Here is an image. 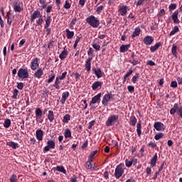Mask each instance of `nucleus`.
<instances>
[{"label": "nucleus", "instance_id": "nucleus-1", "mask_svg": "<svg viewBox=\"0 0 182 182\" xmlns=\"http://www.w3.org/2000/svg\"><path fill=\"white\" fill-rule=\"evenodd\" d=\"M86 22L90 25V26H92V28H99V26L100 25V21L99 18L93 15L87 17L86 18Z\"/></svg>", "mask_w": 182, "mask_h": 182}, {"label": "nucleus", "instance_id": "nucleus-2", "mask_svg": "<svg viewBox=\"0 0 182 182\" xmlns=\"http://www.w3.org/2000/svg\"><path fill=\"white\" fill-rule=\"evenodd\" d=\"M123 174H124V164L122 163L117 166L114 171V176L117 180H119Z\"/></svg>", "mask_w": 182, "mask_h": 182}, {"label": "nucleus", "instance_id": "nucleus-3", "mask_svg": "<svg viewBox=\"0 0 182 182\" xmlns=\"http://www.w3.org/2000/svg\"><path fill=\"white\" fill-rule=\"evenodd\" d=\"M117 122H119V115L112 114L107 118L105 124L107 127H110L114 126V124L117 123Z\"/></svg>", "mask_w": 182, "mask_h": 182}, {"label": "nucleus", "instance_id": "nucleus-4", "mask_svg": "<svg viewBox=\"0 0 182 182\" xmlns=\"http://www.w3.org/2000/svg\"><path fill=\"white\" fill-rule=\"evenodd\" d=\"M17 75L19 79H22V80H25V79H28L29 77V71L28 70V68H21L17 72Z\"/></svg>", "mask_w": 182, "mask_h": 182}, {"label": "nucleus", "instance_id": "nucleus-5", "mask_svg": "<svg viewBox=\"0 0 182 182\" xmlns=\"http://www.w3.org/2000/svg\"><path fill=\"white\" fill-rule=\"evenodd\" d=\"M55 147H56V144L55 143V141H53L52 139L48 140L47 141V146H46L43 148V153H48V151H49V150L53 149H55Z\"/></svg>", "mask_w": 182, "mask_h": 182}, {"label": "nucleus", "instance_id": "nucleus-6", "mask_svg": "<svg viewBox=\"0 0 182 182\" xmlns=\"http://www.w3.org/2000/svg\"><path fill=\"white\" fill-rule=\"evenodd\" d=\"M113 98L112 93L105 94L102 98V103L103 106H108L110 99Z\"/></svg>", "mask_w": 182, "mask_h": 182}, {"label": "nucleus", "instance_id": "nucleus-7", "mask_svg": "<svg viewBox=\"0 0 182 182\" xmlns=\"http://www.w3.org/2000/svg\"><path fill=\"white\" fill-rule=\"evenodd\" d=\"M39 62H41V59H39L38 58H36L32 60L31 64V70H36V69L39 68Z\"/></svg>", "mask_w": 182, "mask_h": 182}, {"label": "nucleus", "instance_id": "nucleus-8", "mask_svg": "<svg viewBox=\"0 0 182 182\" xmlns=\"http://www.w3.org/2000/svg\"><path fill=\"white\" fill-rule=\"evenodd\" d=\"M118 8V12L119 13L121 16H124L126 14H127V9H129V6H127V5L119 6Z\"/></svg>", "mask_w": 182, "mask_h": 182}, {"label": "nucleus", "instance_id": "nucleus-9", "mask_svg": "<svg viewBox=\"0 0 182 182\" xmlns=\"http://www.w3.org/2000/svg\"><path fill=\"white\" fill-rule=\"evenodd\" d=\"M100 97H102V92L94 96L90 102V106H92V105H95V103H100Z\"/></svg>", "mask_w": 182, "mask_h": 182}, {"label": "nucleus", "instance_id": "nucleus-10", "mask_svg": "<svg viewBox=\"0 0 182 182\" xmlns=\"http://www.w3.org/2000/svg\"><path fill=\"white\" fill-rule=\"evenodd\" d=\"M103 85V82L100 81H95L92 85V89L94 91L96 90H100L102 89V86Z\"/></svg>", "mask_w": 182, "mask_h": 182}, {"label": "nucleus", "instance_id": "nucleus-11", "mask_svg": "<svg viewBox=\"0 0 182 182\" xmlns=\"http://www.w3.org/2000/svg\"><path fill=\"white\" fill-rule=\"evenodd\" d=\"M92 60L93 59H92V58L88 57L85 60V70H87V72H90V69H92Z\"/></svg>", "mask_w": 182, "mask_h": 182}, {"label": "nucleus", "instance_id": "nucleus-12", "mask_svg": "<svg viewBox=\"0 0 182 182\" xmlns=\"http://www.w3.org/2000/svg\"><path fill=\"white\" fill-rule=\"evenodd\" d=\"M154 127L157 132H161L162 130H164L166 129L164 127V124L160 122H156L154 124Z\"/></svg>", "mask_w": 182, "mask_h": 182}, {"label": "nucleus", "instance_id": "nucleus-13", "mask_svg": "<svg viewBox=\"0 0 182 182\" xmlns=\"http://www.w3.org/2000/svg\"><path fill=\"white\" fill-rule=\"evenodd\" d=\"M92 72L94 75H95L97 79H100V77H103V73L102 72V70L100 68H92Z\"/></svg>", "mask_w": 182, "mask_h": 182}, {"label": "nucleus", "instance_id": "nucleus-14", "mask_svg": "<svg viewBox=\"0 0 182 182\" xmlns=\"http://www.w3.org/2000/svg\"><path fill=\"white\" fill-rule=\"evenodd\" d=\"M36 137L38 141H42L43 140V131L38 129L36 131Z\"/></svg>", "mask_w": 182, "mask_h": 182}, {"label": "nucleus", "instance_id": "nucleus-15", "mask_svg": "<svg viewBox=\"0 0 182 182\" xmlns=\"http://www.w3.org/2000/svg\"><path fill=\"white\" fill-rule=\"evenodd\" d=\"M14 12H22L23 9L22 7H21V2L19 1H14Z\"/></svg>", "mask_w": 182, "mask_h": 182}, {"label": "nucleus", "instance_id": "nucleus-16", "mask_svg": "<svg viewBox=\"0 0 182 182\" xmlns=\"http://www.w3.org/2000/svg\"><path fill=\"white\" fill-rule=\"evenodd\" d=\"M33 76L36 79H42V76H43V70H42V68L37 69V70L34 72Z\"/></svg>", "mask_w": 182, "mask_h": 182}, {"label": "nucleus", "instance_id": "nucleus-17", "mask_svg": "<svg viewBox=\"0 0 182 182\" xmlns=\"http://www.w3.org/2000/svg\"><path fill=\"white\" fill-rule=\"evenodd\" d=\"M143 42L145 45H151L153 42H154V38H153V37L151 36H146L144 38Z\"/></svg>", "mask_w": 182, "mask_h": 182}, {"label": "nucleus", "instance_id": "nucleus-18", "mask_svg": "<svg viewBox=\"0 0 182 182\" xmlns=\"http://www.w3.org/2000/svg\"><path fill=\"white\" fill-rule=\"evenodd\" d=\"M171 18L173 21V23H180V19H178V10L174 11L171 16Z\"/></svg>", "mask_w": 182, "mask_h": 182}, {"label": "nucleus", "instance_id": "nucleus-19", "mask_svg": "<svg viewBox=\"0 0 182 182\" xmlns=\"http://www.w3.org/2000/svg\"><path fill=\"white\" fill-rule=\"evenodd\" d=\"M41 16H42V15L41 14V11L37 10V11H35L33 13V14L31 16L30 20L31 21V22H33V21H35L36 18H41Z\"/></svg>", "mask_w": 182, "mask_h": 182}, {"label": "nucleus", "instance_id": "nucleus-20", "mask_svg": "<svg viewBox=\"0 0 182 182\" xmlns=\"http://www.w3.org/2000/svg\"><path fill=\"white\" fill-rule=\"evenodd\" d=\"M158 159L159 156H157V153H156L150 159L149 164L151 165V167H156V163H157Z\"/></svg>", "mask_w": 182, "mask_h": 182}, {"label": "nucleus", "instance_id": "nucleus-21", "mask_svg": "<svg viewBox=\"0 0 182 182\" xmlns=\"http://www.w3.org/2000/svg\"><path fill=\"white\" fill-rule=\"evenodd\" d=\"M68 55H69V52H68V49H66V46H65L64 47V50L59 55V58L60 59H61V60H63L64 59H66Z\"/></svg>", "mask_w": 182, "mask_h": 182}, {"label": "nucleus", "instance_id": "nucleus-22", "mask_svg": "<svg viewBox=\"0 0 182 182\" xmlns=\"http://www.w3.org/2000/svg\"><path fill=\"white\" fill-rule=\"evenodd\" d=\"M36 120H37V122H38L39 120H41V119H42V109H41V108H36Z\"/></svg>", "mask_w": 182, "mask_h": 182}, {"label": "nucleus", "instance_id": "nucleus-23", "mask_svg": "<svg viewBox=\"0 0 182 182\" xmlns=\"http://www.w3.org/2000/svg\"><path fill=\"white\" fill-rule=\"evenodd\" d=\"M68 97H69V92L65 91L63 92L60 103H62V105H65V103H66V100L68 99Z\"/></svg>", "mask_w": 182, "mask_h": 182}, {"label": "nucleus", "instance_id": "nucleus-24", "mask_svg": "<svg viewBox=\"0 0 182 182\" xmlns=\"http://www.w3.org/2000/svg\"><path fill=\"white\" fill-rule=\"evenodd\" d=\"M162 45H163V43L161 42H158L154 46H151L150 50H151V53H154V52H156V50H157V49H159V48H160V46H162Z\"/></svg>", "mask_w": 182, "mask_h": 182}, {"label": "nucleus", "instance_id": "nucleus-25", "mask_svg": "<svg viewBox=\"0 0 182 182\" xmlns=\"http://www.w3.org/2000/svg\"><path fill=\"white\" fill-rule=\"evenodd\" d=\"M6 146H9V147H11V149H14V150H16V149H19V144L14 141L6 142Z\"/></svg>", "mask_w": 182, "mask_h": 182}, {"label": "nucleus", "instance_id": "nucleus-26", "mask_svg": "<svg viewBox=\"0 0 182 182\" xmlns=\"http://www.w3.org/2000/svg\"><path fill=\"white\" fill-rule=\"evenodd\" d=\"M15 18V15L11 14V11L7 12V23L8 25H12V19Z\"/></svg>", "mask_w": 182, "mask_h": 182}, {"label": "nucleus", "instance_id": "nucleus-27", "mask_svg": "<svg viewBox=\"0 0 182 182\" xmlns=\"http://www.w3.org/2000/svg\"><path fill=\"white\" fill-rule=\"evenodd\" d=\"M174 107L176 109V113L178 116L182 119V107H179L178 103H175Z\"/></svg>", "mask_w": 182, "mask_h": 182}, {"label": "nucleus", "instance_id": "nucleus-28", "mask_svg": "<svg viewBox=\"0 0 182 182\" xmlns=\"http://www.w3.org/2000/svg\"><path fill=\"white\" fill-rule=\"evenodd\" d=\"M137 123V118L134 115L131 116L129 117V125L134 127L136 126V124Z\"/></svg>", "mask_w": 182, "mask_h": 182}, {"label": "nucleus", "instance_id": "nucleus-29", "mask_svg": "<svg viewBox=\"0 0 182 182\" xmlns=\"http://www.w3.org/2000/svg\"><path fill=\"white\" fill-rule=\"evenodd\" d=\"M129 48H130V44L122 45L119 48V52L121 53H124L129 50Z\"/></svg>", "mask_w": 182, "mask_h": 182}, {"label": "nucleus", "instance_id": "nucleus-30", "mask_svg": "<svg viewBox=\"0 0 182 182\" xmlns=\"http://www.w3.org/2000/svg\"><path fill=\"white\" fill-rule=\"evenodd\" d=\"M177 45L176 44H173L172 45V48H171V53L173 55V56H174V58H177L178 55V53L177 52Z\"/></svg>", "mask_w": 182, "mask_h": 182}, {"label": "nucleus", "instance_id": "nucleus-31", "mask_svg": "<svg viewBox=\"0 0 182 182\" xmlns=\"http://www.w3.org/2000/svg\"><path fill=\"white\" fill-rule=\"evenodd\" d=\"M140 32H141V30L140 29V28H139V27L136 28L134 29V31L132 34V38H133V39H134V38H136V36H139Z\"/></svg>", "mask_w": 182, "mask_h": 182}, {"label": "nucleus", "instance_id": "nucleus-32", "mask_svg": "<svg viewBox=\"0 0 182 182\" xmlns=\"http://www.w3.org/2000/svg\"><path fill=\"white\" fill-rule=\"evenodd\" d=\"M136 133L138 137H140V136H141V121H139L136 124Z\"/></svg>", "mask_w": 182, "mask_h": 182}, {"label": "nucleus", "instance_id": "nucleus-33", "mask_svg": "<svg viewBox=\"0 0 182 182\" xmlns=\"http://www.w3.org/2000/svg\"><path fill=\"white\" fill-rule=\"evenodd\" d=\"M48 119L50 123L53 122V120H55V114L53 113V111H48Z\"/></svg>", "mask_w": 182, "mask_h": 182}, {"label": "nucleus", "instance_id": "nucleus-34", "mask_svg": "<svg viewBox=\"0 0 182 182\" xmlns=\"http://www.w3.org/2000/svg\"><path fill=\"white\" fill-rule=\"evenodd\" d=\"M64 136H65V139L72 138V132H70V129H69V128H67V129H65Z\"/></svg>", "mask_w": 182, "mask_h": 182}, {"label": "nucleus", "instance_id": "nucleus-35", "mask_svg": "<svg viewBox=\"0 0 182 182\" xmlns=\"http://www.w3.org/2000/svg\"><path fill=\"white\" fill-rule=\"evenodd\" d=\"M45 21H46V25L44 26V28H49L52 22V17H50V16H47Z\"/></svg>", "mask_w": 182, "mask_h": 182}, {"label": "nucleus", "instance_id": "nucleus-36", "mask_svg": "<svg viewBox=\"0 0 182 182\" xmlns=\"http://www.w3.org/2000/svg\"><path fill=\"white\" fill-rule=\"evenodd\" d=\"M65 32H66L67 38H68V39H72V38H73V36H75V32L70 31L68 28H67L65 30Z\"/></svg>", "mask_w": 182, "mask_h": 182}, {"label": "nucleus", "instance_id": "nucleus-37", "mask_svg": "<svg viewBox=\"0 0 182 182\" xmlns=\"http://www.w3.org/2000/svg\"><path fill=\"white\" fill-rule=\"evenodd\" d=\"M60 78L57 77L55 81V83L53 84V87H55V89H57V90H59V89H60V87L59 86V85H60Z\"/></svg>", "mask_w": 182, "mask_h": 182}, {"label": "nucleus", "instance_id": "nucleus-38", "mask_svg": "<svg viewBox=\"0 0 182 182\" xmlns=\"http://www.w3.org/2000/svg\"><path fill=\"white\" fill-rule=\"evenodd\" d=\"M85 168H87V170H91V171H95V170H96L95 168V166H93V165L90 162L85 163Z\"/></svg>", "mask_w": 182, "mask_h": 182}, {"label": "nucleus", "instance_id": "nucleus-39", "mask_svg": "<svg viewBox=\"0 0 182 182\" xmlns=\"http://www.w3.org/2000/svg\"><path fill=\"white\" fill-rule=\"evenodd\" d=\"M139 77H140V73H136L132 78V83H136Z\"/></svg>", "mask_w": 182, "mask_h": 182}, {"label": "nucleus", "instance_id": "nucleus-40", "mask_svg": "<svg viewBox=\"0 0 182 182\" xmlns=\"http://www.w3.org/2000/svg\"><path fill=\"white\" fill-rule=\"evenodd\" d=\"M57 171H60V173H63V174H66V169L63 166H56Z\"/></svg>", "mask_w": 182, "mask_h": 182}, {"label": "nucleus", "instance_id": "nucleus-41", "mask_svg": "<svg viewBox=\"0 0 182 182\" xmlns=\"http://www.w3.org/2000/svg\"><path fill=\"white\" fill-rule=\"evenodd\" d=\"M11 122L9 119H6L4 120V127H6V129H8L11 127Z\"/></svg>", "mask_w": 182, "mask_h": 182}, {"label": "nucleus", "instance_id": "nucleus-42", "mask_svg": "<svg viewBox=\"0 0 182 182\" xmlns=\"http://www.w3.org/2000/svg\"><path fill=\"white\" fill-rule=\"evenodd\" d=\"M69 120H70V114H67L63 117L62 120L63 123H69Z\"/></svg>", "mask_w": 182, "mask_h": 182}, {"label": "nucleus", "instance_id": "nucleus-43", "mask_svg": "<svg viewBox=\"0 0 182 182\" xmlns=\"http://www.w3.org/2000/svg\"><path fill=\"white\" fill-rule=\"evenodd\" d=\"M178 31H180V29L178 28V26H176L173 28V29L170 32L169 36H173V35H176V33H177Z\"/></svg>", "mask_w": 182, "mask_h": 182}, {"label": "nucleus", "instance_id": "nucleus-44", "mask_svg": "<svg viewBox=\"0 0 182 182\" xmlns=\"http://www.w3.org/2000/svg\"><path fill=\"white\" fill-rule=\"evenodd\" d=\"M163 137H164L163 132H159L154 136L155 140H160V139H163Z\"/></svg>", "mask_w": 182, "mask_h": 182}, {"label": "nucleus", "instance_id": "nucleus-45", "mask_svg": "<svg viewBox=\"0 0 182 182\" xmlns=\"http://www.w3.org/2000/svg\"><path fill=\"white\" fill-rule=\"evenodd\" d=\"M95 53V50H93V48H90L89 50L87 51V55L88 56H91L90 58H92V59H93V58H95V54H93Z\"/></svg>", "mask_w": 182, "mask_h": 182}, {"label": "nucleus", "instance_id": "nucleus-46", "mask_svg": "<svg viewBox=\"0 0 182 182\" xmlns=\"http://www.w3.org/2000/svg\"><path fill=\"white\" fill-rule=\"evenodd\" d=\"M103 9H105L104 6H99L98 7H97L96 12H97V15H100V14H102V11H103Z\"/></svg>", "mask_w": 182, "mask_h": 182}, {"label": "nucleus", "instance_id": "nucleus-47", "mask_svg": "<svg viewBox=\"0 0 182 182\" xmlns=\"http://www.w3.org/2000/svg\"><path fill=\"white\" fill-rule=\"evenodd\" d=\"M48 79L47 80V83H52L53 80H55V74H51L48 76Z\"/></svg>", "mask_w": 182, "mask_h": 182}, {"label": "nucleus", "instance_id": "nucleus-48", "mask_svg": "<svg viewBox=\"0 0 182 182\" xmlns=\"http://www.w3.org/2000/svg\"><path fill=\"white\" fill-rule=\"evenodd\" d=\"M10 182H18V176L16 174L11 175Z\"/></svg>", "mask_w": 182, "mask_h": 182}, {"label": "nucleus", "instance_id": "nucleus-49", "mask_svg": "<svg viewBox=\"0 0 182 182\" xmlns=\"http://www.w3.org/2000/svg\"><path fill=\"white\" fill-rule=\"evenodd\" d=\"M36 23L38 26L43 23V17L42 16L36 21Z\"/></svg>", "mask_w": 182, "mask_h": 182}, {"label": "nucleus", "instance_id": "nucleus-50", "mask_svg": "<svg viewBox=\"0 0 182 182\" xmlns=\"http://www.w3.org/2000/svg\"><path fill=\"white\" fill-rule=\"evenodd\" d=\"M177 8V4H171L168 6L169 11H174Z\"/></svg>", "mask_w": 182, "mask_h": 182}, {"label": "nucleus", "instance_id": "nucleus-51", "mask_svg": "<svg viewBox=\"0 0 182 182\" xmlns=\"http://www.w3.org/2000/svg\"><path fill=\"white\" fill-rule=\"evenodd\" d=\"M149 147H151V149H156L157 147V144L156 142L150 141L148 144Z\"/></svg>", "mask_w": 182, "mask_h": 182}, {"label": "nucleus", "instance_id": "nucleus-52", "mask_svg": "<svg viewBox=\"0 0 182 182\" xmlns=\"http://www.w3.org/2000/svg\"><path fill=\"white\" fill-rule=\"evenodd\" d=\"M18 93H19V90L15 89L13 92V99H18Z\"/></svg>", "mask_w": 182, "mask_h": 182}, {"label": "nucleus", "instance_id": "nucleus-53", "mask_svg": "<svg viewBox=\"0 0 182 182\" xmlns=\"http://www.w3.org/2000/svg\"><path fill=\"white\" fill-rule=\"evenodd\" d=\"M73 75L75 80H80V74H79V73H73Z\"/></svg>", "mask_w": 182, "mask_h": 182}, {"label": "nucleus", "instance_id": "nucleus-54", "mask_svg": "<svg viewBox=\"0 0 182 182\" xmlns=\"http://www.w3.org/2000/svg\"><path fill=\"white\" fill-rule=\"evenodd\" d=\"M92 48H94L95 50H100V45L96 43H92Z\"/></svg>", "mask_w": 182, "mask_h": 182}, {"label": "nucleus", "instance_id": "nucleus-55", "mask_svg": "<svg viewBox=\"0 0 182 182\" xmlns=\"http://www.w3.org/2000/svg\"><path fill=\"white\" fill-rule=\"evenodd\" d=\"M125 166L126 167H132L133 166L132 160L129 161V159L125 160Z\"/></svg>", "mask_w": 182, "mask_h": 182}, {"label": "nucleus", "instance_id": "nucleus-56", "mask_svg": "<svg viewBox=\"0 0 182 182\" xmlns=\"http://www.w3.org/2000/svg\"><path fill=\"white\" fill-rule=\"evenodd\" d=\"M127 89H128V91L129 92V93H134V86L128 85Z\"/></svg>", "mask_w": 182, "mask_h": 182}, {"label": "nucleus", "instance_id": "nucleus-57", "mask_svg": "<svg viewBox=\"0 0 182 182\" xmlns=\"http://www.w3.org/2000/svg\"><path fill=\"white\" fill-rule=\"evenodd\" d=\"M146 0H138L136 6H141V5H144V2H146Z\"/></svg>", "mask_w": 182, "mask_h": 182}, {"label": "nucleus", "instance_id": "nucleus-58", "mask_svg": "<svg viewBox=\"0 0 182 182\" xmlns=\"http://www.w3.org/2000/svg\"><path fill=\"white\" fill-rule=\"evenodd\" d=\"M66 75H68V72L65 71L62 73L61 76H58V77L60 78V80H63V79L66 78Z\"/></svg>", "mask_w": 182, "mask_h": 182}, {"label": "nucleus", "instance_id": "nucleus-59", "mask_svg": "<svg viewBox=\"0 0 182 182\" xmlns=\"http://www.w3.org/2000/svg\"><path fill=\"white\" fill-rule=\"evenodd\" d=\"M145 173H146V176H151V168L150 167H146V171H145Z\"/></svg>", "mask_w": 182, "mask_h": 182}, {"label": "nucleus", "instance_id": "nucleus-60", "mask_svg": "<svg viewBox=\"0 0 182 182\" xmlns=\"http://www.w3.org/2000/svg\"><path fill=\"white\" fill-rule=\"evenodd\" d=\"M63 6L65 9H70L71 4H69V1H65Z\"/></svg>", "mask_w": 182, "mask_h": 182}, {"label": "nucleus", "instance_id": "nucleus-61", "mask_svg": "<svg viewBox=\"0 0 182 182\" xmlns=\"http://www.w3.org/2000/svg\"><path fill=\"white\" fill-rule=\"evenodd\" d=\"M176 113H177V108L174 107L173 105V107L170 109V114L174 115Z\"/></svg>", "mask_w": 182, "mask_h": 182}, {"label": "nucleus", "instance_id": "nucleus-62", "mask_svg": "<svg viewBox=\"0 0 182 182\" xmlns=\"http://www.w3.org/2000/svg\"><path fill=\"white\" fill-rule=\"evenodd\" d=\"M130 63L133 65V66H136V65H139V60H130Z\"/></svg>", "mask_w": 182, "mask_h": 182}, {"label": "nucleus", "instance_id": "nucleus-63", "mask_svg": "<svg viewBox=\"0 0 182 182\" xmlns=\"http://www.w3.org/2000/svg\"><path fill=\"white\" fill-rule=\"evenodd\" d=\"M17 88H18L19 90H22V89H23V82H17Z\"/></svg>", "mask_w": 182, "mask_h": 182}, {"label": "nucleus", "instance_id": "nucleus-64", "mask_svg": "<svg viewBox=\"0 0 182 182\" xmlns=\"http://www.w3.org/2000/svg\"><path fill=\"white\" fill-rule=\"evenodd\" d=\"M178 85H177V81H172L171 82V87H173V88H176L177 87Z\"/></svg>", "mask_w": 182, "mask_h": 182}]
</instances>
